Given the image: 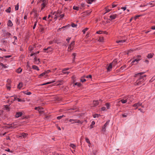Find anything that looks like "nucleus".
<instances>
[{
  "label": "nucleus",
  "instance_id": "nucleus-49",
  "mask_svg": "<svg viewBox=\"0 0 155 155\" xmlns=\"http://www.w3.org/2000/svg\"><path fill=\"white\" fill-rule=\"evenodd\" d=\"M12 56L11 55H5L4 56H3V58H9L10 57H11Z\"/></svg>",
  "mask_w": 155,
  "mask_h": 155
},
{
  "label": "nucleus",
  "instance_id": "nucleus-30",
  "mask_svg": "<svg viewBox=\"0 0 155 155\" xmlns=\"http://www.w3.org/2000/svg\"><path fill=\"white\" fill-rule=\"evenodd\" d=\"M105 105L106 106L107 108V109H109L110 108V104L109 103H106L105 104Z\"/></svg>",
  "mask_w": 155,
  "mask_h": 155
},
{
  "label": "nucleus",
  "instance_id": "nucleus-4",
  "mask_svg": "<svg viewBox=\"0 0 155 155\" xmlns=\"http://www.w3.org/2000/svg\"><path fill=\"white\" fill-rule=\"evenodd\" d=\"M4 36L6 38H9L10 36L11 35V34L8 32L6 30H3Z\"/></svg>",
  "mask_w": 155,
  "mask_h": 155
},
{
  "label": "nucleus",
  "instance_id": "nucleus-58",
  "mask_svg": "<svg viewBox=\"0 0 155 155\" xmlns=\"http://www.w3.org/2000/svg\"><path fill=\"white\" fill-rule=\"evenodd\" d=\"M62 72L64 74H68L69 73V72L68 71H63V70L62 71Z\"/></svg>",
  "mask_w": 155,
  "mask_h": 155
},
{
  "label": "nucleus",
  "instance_id": "nucleus-28",
  "mask_svg": "<svg viewBox=\"0 0 155 155\" xmlns=\"http://www.w3.org/2000/svg\"><path fill=\"white\" fill-rule=\"evenodd\" d=\"M23 84L22 83H20L18 85V87L19 89H21L22 87Z\"/></svg>",
  "mask_w": 155,
  "mask_h": 155
},
{
  "label": "nucleus",
  "instance_id": "nucleus-35",
  "mask_svg": "<svg viewBox=\"0 0 155 155\" xmlns=\"http://www.w3.org/2000/svg\"><path fill=\"white\" fill-rule=\"evenodd\" d=\"M70 147H72L73 149H75L76 147V146L73 143H71L70 144Z\"/></svg>",
  "mask_w": 155,
  "mask_h": 155
},
{
  "label": "nucleus",
  "instance_id": "nucleus-20",
  "mask_svg": "<svg viewBox=\"0 0 155 155\" xmlns=\"http://www.w3.org/2000/svg\"><path fill=\"white\" fill-rule=\"evenodd\" d=\"M74 46L71 45H69L68 49V51H71L73 48Z\"/></svg>",
  "mask_w": 155,
  "mask_h": 155
},
{
  "label": "nucleus",
  "instance_id": "nucleus-21",
  "mask_svg": "<svg viewBox=\"0 0 155 155\" xmlns=\"http://www.w3.org/2000/svg\"><path fill=\"white\" fill-rule=\"evenodd\" d=\"M1 42L5 45L8 43V41L5 39V38L2 39L1 40Z\"/></svg>",
  "mask_w": 155,
  "mask_h": 155
},
{
  "label": "nucleus",
  "instance_id": "nucleus-11",
  "mask_svg": "<svg viewBox=\"0 0 155 155\" xmlns=\"http://www.w3.org/2000/svg\"><path fill=\"white\" fill-rule=\"evenodd\" d=\"M48 3H42L41 5V10H43L45 8V7L46 5H47Z\"/></svg>",
  "mask_w": 155,
  "mask_h": 155
},
{
  "label": "nucleus",
  "instance_id": "nucleus-23",
  "mask_svg": "<svg viewBox=\"0 0 155 155\" xmlns=\"http://www.w3.org/2000/svg\"><path fill=\"white\" fill-rule=\"evenodd\" d=\"M32 68L34 70H37V71H39V69L38 66L35 65H33L32 66Z\"/></svg>",
  "mask_w": 155,
  "mask_h": 155
},
{
  "label": "nucleus",
  "instance_id": "nucleus-51",
  "mask_svg": "<svg viewBox=\"0 0 155 155\" xmlns=\"http://www.w3.org/2000/svg\"><path fill=\"white\" fill-rule=\"evenodd\" d=\"M128 114L127 113H125L122 114V116L123 117H126L127 116Z\"/></svg>",
  "mask_w": 155,
  "mask_h": 155
},
{
  "label": "nucleus",
  "instance_id": "nucleus-40",
  "mask_svg": "<svg viewBox=\"0 0 155 155\" xmlns=\"http://www.w3.org/2000/svg\"><path fill=\"white\" fill-rule=\"evenodd\" d=\"M5 108L6 110H9L10 108L8 107V105H5Z\"/></svg>",
  "mask_w": 155,
  "mask_h": 155
},
{
  "label": "nucleus",
  "instance_id": "nucleus-26",
  "mask_svg": "<svg viewBox=\"0 0 155 155\" xmlns=\"http://www.w3.org/2000/svg\"><path fill=\"white\" fill-rule=\"evenodd\" d=\"M22 136L24 138H25L27 137L28 134L27 133H21Z\"/></svg>",
  "mask_w": 155,
  "mask_h": 155
},
{
  "label": "nucleus",
  "instance_id": "nucleus-33",
  "mask_svg": "<svg viewBox=\"0 0 155 155\" xmlns=\"http://www.w3.org/2000/svg\"><path fill=\"white\" fill-rule=\"evenodd\" d=\"M15 22L17 25H19L20 24V21L18 18H17L15 20Z\"/></svg>",
  "mask_w": 155,
  "mask_h": 155
},
{
  "label": "nucleus",
  "instance_id": "nucleus-63",
  "mask_svg": "<svg viewBox=\"0 0 155 155\" xmlns=\"http://www.w3.org/2000/svg\"><path fill=\"white\" fill-rule=\"evenodd\" d=\"M114 3L112 4V7L113 8H114V7H116V6H117V5H115V4H114Z\"/></svg>",
  "mask_w": 155,
  "mask_h": 155
},
{
  "label": "nucleus",
  "instance_id": "nucleus-34",
  "mask_svg": "<svg viewBox=\"0 0 155 155\" xmlns=\"http://www.w3.org/2000/svg\"><path fill=\"white\" fill-rule=\"evenodd\" d=\"M85 78V76H84L83 77H82L80 79V81L82 82H84L86 81V80L84 78Z\"/></svg>",
  "mask_w": 155,
  "mask_h": 155
},
{
  "label": "nucleus",
  "instance_id": "nucleus-17",
  "mask_svg": "<svg viewBox=\"0 0 155 155\" xmlns=\"http://www.w3.org/2000/svg\"><path fill=\"white\" fill-rule=\"evenodd\" d=\"M112 66V65L110 63L109 64V65L108 66L107 68V71H110L111 70Z\"/></svg>",
  "mask_w": 155,
  "mask_h": 155
},
{
  "label": "nucleus",
  "instance_id": "nucleus-1",
  "mask_svg": "<svg viewBox=\"0 0 155 155\" xmlns=\"http://www.w3.org/2000/svg\"><path fill=\"white\" fill-rule=\"evenodd\" d=\"M144 73V72L139 73L136 74L134 75V77L138 78V79L137 80L138 81V83L139 82L143 83L145 80L146 75H142Z\"/></svg>",
  "mask_w": 155,
  "mask_h": 155
},
{
  "label": "nucleus",
  "instance_id": "nucleus-53",
  "mask_svg": "<svg viewBox=\"0 0 155 155\" xmlns=\"http://www.w3.org/2000/svg\"><path fill=\"white\" fill-rule=\"evenodd\" d=\"M64 116V115H62V116H58V117H57V118L58 119V120H60V119H61L62 118V117H63Z\"/></svg>",
  "mask_w": 155,
  "mask_h": 155
},
{
  "label": "nucleus",
  "instance_id": "nucleus-24",
  "mask_svg": "<svg viewBox=\"0 0 155 155\" xmlns=\"http://www.w3.org/2000/svg\"><path fill=\"white\" fill-rule=\"evenodd\" d=\"M153 55L154 54H149L147 56V57L148 58H152L153 57Z\"/></svg>",
  "mask_w": 155,
  "mask_h": 155
},
{
  "label": "nucleus",
  "instance_id": "nucleus-9",
  "mask_svg": "<svg viewBox=\"0 0 155 155\" xmlns=\"http://www.w3.org/2000/svg\"><path fill=\"white\" fill-rule=\"evenodd\" d=\"M138 80H137L135 82L134 85L135 86H142L144 84H142L143 82H139V83H138Z\"/></svg>",
  "mask_w": 155,
  "mask_h": 155
},
{
  "label": "nucleus",
  "instance_id": "nucleus-39",
  "mask_svg": "<svg viewBox=\"0 0 155 155\" xmlns=\"http://www.w3.org/2000/svg\"><path fill=\"white\" fill-rule=\"evenodd\" d=\"M104 41V38L103 37H100L98 41L99 42H103Z\"/></svg>",
  "mask_w": 155,
  "mask_h": 155
},
{
  "label": "nucleus",
  "instance_id": "nucleus-43",
  "mask_svg": "<svg viewBox=\"0 0 155 155\" xmlns=\"http://www.w3.org/2000/svg\"><path fill=\"white\" fill-rule=\"evenodd\" d=\"M19 8V5L18 3L15 6V10H18Z\"/></svg>",
  "mask_w": 155,
  "mask_h": 155
},
{
  "label": "nucleus",
  "instance_id": "nucleus-50",
  "mask_svg": "<svg viewBox=\"0 0 155 155\" xmlns=\"http://www.w3.org/2000/svg\"><path fill=\"white\" fill-rule=\"evenodd\" d=\"M93 1L94 0H87V2L88 4H91Z\"/></svg>",
  "mask_w": 155,
  "mask_h": 155
},
{
  "label": "nucleus",
  "instance_id": "nucleus-10",
  "mask_svg": "<svg viewBox=\"0 0 155 155\" xmlns=\"http://www.w3.org/2000/svg\"><path fill=\"white\" fill-rule=\"evenodd\" d=\"M109 121H110V120L107 121L106 123L104 124V126H103L102 129V130L103 131H104L105 130L106 127V126L109 124Z\"/></svg>",
  "mask_w": 155,
  "mask_h": 155
},
{
  "label": "nucleus",
  "instance_id": "nucleus-5",
  "mask_svg": "<svg viewBox=\"0 0 155 155\" xmlns=\"http://www.w3.org/2000/svg\"><path fill=\"white\" fill-rule=\"evenodd\" d=\"M142 104V103H140V102H138L136 103H135L133 105V107H135L136 108L135 109H137L139 107L141 106Z\"/></svg>",
  "mask_w": 155,
  "mask_h": 155
},
{
  "label": "nucleus",
  "instance_id": "nucleus-56",
  "mask_svg": "<svg viewBox=\"0 0 155 155\" xmlns=\"http://www.w3.org/2000/svg\"><path fill=\"white\" fill-rule=\"evenodd\" d=\"M126 66L125 65H124L123 66H122L121 68H120V69L122 70H123V69H124V68H126Z\"/></svg>",
  "mask_w": 155,
  "mask_h": 155
},
{
  "label": "nucleus",
  "instance_id": "nucleus-46",
  "mask_svg": "<svg viewBox=\"0 0 155 155\" xmlns=\"http://www.w3.org/2000/svg\"><path fill=\"white\" fill-rule=\"evenodd\" d=\"M88 28H86L84 29L83 30L82 32H83V34H85L86 32L88 30Z\"/></svg>",
  "mask_w": 155,
  "mask_h": 155
},
{
  "label": "nucleus",
  "instance_id": "nucleus-16",
  "mask_svg": "<svg viewBox=\"0 0 155 155\" xmlns=\"http://www.w3.org/2000/svg\"><path fill=\"white\" fill-rule=\"evenodd\" d=\"M117 60L116 59H115L113 60L112 62L110 63L113 66H114L117 63Z\"/></svg>",
  "mask_w": 155,
  "mask_h": 155
},
{
  "label": "nucleus",
  "instance_id": "nucleus-60",
  "mask_svg": "<svg viewBox=\"0 0 155 155\" xmlns=\"http://www.w3.org/2000/svg\"><path fill=\"white\" fill-rule=\"evenodd\" d=\"M99 116L98 114H96L93 115V117L94 118H96V117H98Z\"/></svg>",
  "mask_w": 155,
  "mask_h": 155
},
{
  "label": "nucleus",
  "instance_id": "nucleus-64",
  "mask_svg": "<svg viewBox=\"0 0 155 155\" xmlns=\"http://www.w3.org/2000/svg\"><path fill=\"white\" fill-rule=\"evenodd\" d=\"M64 16V14H63L60 15V16L61 18H63Z\"/></svg>",
  "mask_w": 155,
  "mask_h": 155
},
{
  "label": "nucleus",
  "instance_id": "nucleus-59",
  "mask_svg": "<svg viewBox=\"0 0 155 155\" xmlns=\"http://www.w3.org/2000/svg\"><path fill=\"white\" fill-rule=\"evenodd\" d=\"M85 78H92V76L91 75H89L85 76Z\"/></svg>",
  "mask_w": 155,
  "mask_h": 155
},
{
  "label": "nucleus",
  "instance_id": "nucleus-38",
  "mask_svg": "<svg viewBox=\"0 0 155 155\" xmlns=\"http://www.w3.org/2000/svg\"><path fill=\"white\" fill-rule=\"evenodd\" d=\"M11 8L10 7H9L8 9L5 10V11L8 13H10L11 12Z\"/></svg>",
  "mask_w": 155,
  "mask_h": 155
},
{
  "label": "nucleus",
  "instance_id": "nucleus-31",
  "mask_svg": "<svg viewBox=\"0 0 155 155\" xmlns=\"http://www.w3.org/2000/svg\"><path fill=\"white\" fill-rule=\"evenodd\" d=\"M127 101H128L127 98L125 100L122 99L120 101V102H121L123 104H125L126 103Z\"/></svg>",
  "mask_w": 155,
  "mask_h": 155
},
{
  "label": "nucleus",
  "instance_id": "nucleus-2",
  "mask_svg": "<svg viewBox=\"0 0 155 155\" xmlns=\"http://www.w3.org/2000/svg\"><path fill=\"white\" fill-rule=\"evenodd\" d=\"M109 18L108 20L110 21L112 20L115 19L118 16V15L116 14L114 12L112 13H109Z\"/></svg>",
  "mask_w": 155,
  "mask_h": 155
},
{
  "label": "nucleus",
  "instance_id": "nucleus-41",
  "mask_svg": "<svg viewBox=\"0 0 155 155\" xmlns=\"http://www.w3.org/2000/svg\"><path fill=\"white\" fill-rule=\"evenodd\" d=\"M38 15L37 14V13H36V14H34V18H36V20H37V18H38Z\"/></svg>",
  "mask_w": 155,
  "mask_h": 155
},
{
  "label": "nucleus",
  "instance_id": "nucleus-36",
  "mask_svg": "<svg viewBox=\"0 0 155 155\" xmlns=\"http://www.w3.org/2000/svg\"><path fill=\"white\" fill-rule=\"evenodd\" d=\"M125 42V40H119L116 41V42L117 43H123Z\"/></svg>",
  "mask_w": 155,
  "mask_h": 155
},
{
  "label": "nucleus",
  "instance_id": "nucleus-57",
  "mask_svg": "<svg viewBox=\"0 0 155 155\" xmlns=\"http://www.w3.org/2000/svg\"><path fill=\"white\" fill-rule=\"evenodd\" d=\"M51 72V71L50 70H48L47 71H45V72L46 74H47Z\"/></svg>",
  "mask_w": 155,
  "mask_h": 155
},
{
  "label": "nucleus",
  "instance_id": "nucleus-18",
  "mask_svg": "<svg viewBox=\"0 0 155 155\" xmlns=\"http://www.w3.org/2000/svg\"><path fill=\"white\" fill-rule=\"evenodd\" d=\"M127 99L128 101H129L130 102H132L134 100L133 96H131L130 97H128L127 98Z\"/></svg>",
  "mask_w": 155,
  "mask_h": 155
},
{
  "label": "nucleus",
  "instance_id": "nucleus-42",
  "mask_svg": "<svg viewBox=\"0 0 155 155\" xmlns=\"http://www.w3.org/2000/svg\"><path fill=\"white\" fill-rule=\"evenodd\" d=\"M38 22V20H36L35 21V23H34V25L33 26V29H35L36 26V25H37V23Z\"/></svg>",
  "mask_w": 155,
  "mask_h": 155
},
{
  "label": "nucleus",
  "instance_id": "nucleus-3",
  "mask_svg": "<svg viewBox=\"0 0 155 155\" xmlns=\"http://www.w3.org/2000/svg\"><path fill=\"white\" fill-rule=\"evenodd\" d=\"M69 121V122H71L72 124L76 123L82 124L83 122V121L82 120H73L71 119H70Z\"/></svg>",
  "mask_w": 155,
  "mask_h": 155
},
{
  "label": "nucleus",
  "instance_id": "nucleus-55",
  "mask_svg": "<svg viewBox=\"0 0 155 155\" xmlns=\"http://www.w3.org/2000/svg\"><path fill=\"white\" fill-rule=\"evenodd\" d=\"M75 85H77L78 87H80L81 86V84L80 83L77 82L75 83Z\"/></svg>",
  "mask_w": 155,
  "mask_h": 155
},
{
  "label": "nucleus",
  "instance_id": "nucleus-27",
  "mask_svg": "<svg viewBox=\"0 0 155 155\" xmlns=\"http://www.w3.org/2000/svg\"><path fill=\"white\" fill-rule=\"evenodd\" d=\"M22 71V69L20 68H19L16 70V72L18 73H20Z\"/></svg>",
  "mask_w": 155,
  "mask_h": 155
},
{
  "label": "nucleus",
  "instance_id": "nucleus-29",
  "mask_svg": "<svg viewBox=\"0 0 155 155\" xmlns=\"http://www.w3.org/2000/svg\"><path fill=\"white\" fill-rule=\"evenodd\" d=\"M23 92L25 94L27 95H30L31 94V93L30 91H23Z\"/></svg>",
  "mask_w": 155,
  "mask_h": 155
},
{
  "label": "nucleus",
  "instance_id": "nucleus-22",
  "mask_svg": "<svg viewBox=\"0 0 155 155\" xmlns=\"http://www.w3.org/2000/svg\"><path fill=\"white\" fill-rule=\"evenodd\" d=\"M8 25L9 27H12L13 25V24L11 21L9 20L8 21Z\"/></svg>",
  "mask_w": 155,
  "mask_h": 155
},
{
  "label": "nucleus",
  "instance_id": "nucleus-12",
  "mask_svg": "<svg viewBox=\"0 0 155 155\" xmlns=\"http://www.w3.org/2000/svg\"><path fill=\"white\" fill-rule=\"evenodd\" d=\"M114 103L116 106H117V108H118L120 106L121 104V102L120 101H117L115 102Z\"/></svg>",
  "mask_w": 155,
  "mask_h": 155
},
{
  "label": "nucleus",
  "instance_id": "nucleus-62",
  "mask_svg": "<svg viewBox=\"0 0 155 155\" xmlns=\"http://www.w3.org/2000/svg\"><path fill=\"white\" fill-rule=\"evenodd\" d=\"M132 51H133V50H129L128 51V52L127 53V54H129L131 53Z\"/></svg>",
  "mask_w": 155,
  "mask_h": 155
},
{
  "label": "nucleus",
  "instance_id": "nucleus-44",
  "mask_svg": "<svg viewBox=\"0 0 155 155\" xmlns=\"http://www.w3.org/2000/svg\"><path fill=\"white\" fill-rule=\"evenodd\" d=\"M37 13V11L34 9H33L32 10V12H31V13H34V14H36V13Z\"/></svg>",
  "mask_w": 155,
  "mask_h": 155
},
{
  "label": "nucleus",
  "instance_id": "nucleus-13",
  "mask_svg": "<svg viewBox=\"0 0 155 155\" xmlns=\"http://www.w3.org/2000/svg\"><path fill=\"white\" fill-rule=\"evenodd\" d=\"M138 60L139 59H137L136 58H135L132 61L131 64L132 65L134 64H136L139 62V61Z\"/></svg>",
  "mask_w": 155,
  "mask_h": 155
},
{
  "label": "nucleus",
  "instance_id": "nucleus-14",
  "mask_svg": "<svg viewBox=\"0 0 155 155\" xmlns=\"http://www.w3.org/2000/svg\"><path fill=\"white\" fill-rule=\"evenodd\" d=\"M41 2L44 3H48V0H38L37 2L38 3H40Z\"/></svg>",
  "mask_w": 155,
  "mask_h": 155
},
{
  "label": "nucleus",
  "instance_id": "nucleus-25",
  "mask_svg": "<svg viewBox=\"0 0 155 155\" xmlns=\"http://www.w3.org/2000/svg\"><path fill=\"white\" fill-rule=\"evenodd\" d=\"M39 59H38L36 56H35V58H34V60L36 62V64H38V63L40 62L39 61Z\"/></svg>",
  "mask_w": 155,
  "mask_h": 155
},
{
  "label": "nucleus",
  "instance_id": "nucleus-47",
  "mask_svg": "<svg viewBox=\"0 0 155 155\" xmlns=\"http://www.w3.org/2000/svg\"><path fill=\"white\" fill-rule=\"evenodd\" d=\"M45 74H46L44 71V72H43V73H42V74H41L40 75H39V78H40L41 77L43 76Z\"/></svg>",
  "mask_w": 155,
  "mask_h": 155
},
{
  "label": "nucleus",
  "instance_id": "nucleus-7",
  "mask_svg": "<svg viewBox=\"0 0 155 155\" xmlns=\"http://www.w3.org/2000/svg\"><path fill=\"white\" fill-rule=\"evenodd\" d=\"M22 112H17L15 115V117L16 118H18L21 117L22 115Z\"/></svg>",
  "mask_w": 155,
  "mask_h": 155
},
{
  "label": "nucleus",
  "instance_id": "nucleus-52",
  "mask_svg": "<svg viewBox=\"0 0 155 155\" xmlns=\"http://www.w3.org/2000/svg\"><path fill=\"white\" fill-rule=\"evenodd\" d=\"M71 26L72 27L75 28L77 26V25L75 24L74 23H72L71 24Z\"/></svg>",
  "mask_w": 155,
  "mask_h": 155
},
{
  "label": "nucleus",
  "instance_id": "nucleus-15",
  "mask_svg": "<svg viewBox=\"0 0 155 155\" xmlns=\"http://www.w3.org/2000/svg\"><path fill=\"white\" fill-rule=\"evenodd\" d=\"M99 101L98 100H96L95 101H94L93 102V104L94 105L93 106L96 107L99 104Z\"/></svg>",
  "mask_w": 155,
  "mask_h": 155
},
{
  "label": "nucleus",
  "instance_id": "nucleus-61",
  "mask_svg": "<svg viewBox=\"0 0 155 155\" xmlns=\"http://www.w3.org/2000/svg\"><path fill=\"white\" fill-rule=\"evenodd\" d=\"M102 32H103L102 31H97L96 32V33H97V34H102Z\"/></svg>",
  "mask_w": 155,
  "mask_h": 155
},
{
  "label": "nucleus",
  "instance_id": "nucleus-48",
  "mask_svg": "<svg viewBox=\"0 0 155 155\" xmlns=\"http://www.w3.org/2000/svg\"><path fill=\"white\" fill-rule=\"evenodd\" d=\"M136 58L137 59H139V60H138L139 61H140L141 59V57L140 55L137 56L136 57Z\"/></svg>",
  "mask_w": 155,
  "mask_h": 155
},
{
  "label": "nucleus",
  "instance_id": "nucleus-54",
  "mask_svg": "<svg viewBox=\"0 0 155 155\" xmlns=\"http://www.w3.org/2000/svg\"><path fill=\"white\" fill-rule=\"evenodd\" d=\"M85 140H86V141L87 143H90V140H89V139L88 138H85Z\"/></svg>",
  "mask_w": 155,
  "mask_h": 155
},
{
  "label": "nucleus",
  "instance_id": "nucleus-6",
  "mask_svg": "<svg viewBox=\"0 0 155 155\" xmlns=\"http://www.w3.org/2000/svg\"><path fill=\"white\" fill-rule=\"evenodd\" d=\"M44 51H46L48 50L47 51H45V52L48 53L49 52H51L52 51V49L51 47H48L47 48H45L43 49Z\"/></svg>",
  "mask_w": 155,
  "mask_h": 155
},
{
  "label": "nucleus",
  "instance_id": "nucleus-19",
  "mask_svg": "<svg viewBox=\"0 0 155 155\" xmlns=\"http://www.w3.org/2000/svg\"><path fill=\"white\" fill-rule=\"evenodd\" d=\"M0 66H1L2 68H6L8 67V66L6 64H4L2 63H0Z\"/></svg>",
  "mask_w": 155,
  "mask_h": 155
},
{
  "label": "nucleus",
  "instance_id": "nucleus-32",
  "mask_svg": "<svg viewBox=\"0 0 155 155\" xmlns=\"http://www.w3.org/2000/svg\"><path fill=\"white\" fill-rule=\"evenodd\" d=\"M43 108L41 107H36L35 108V109L36 110H37L39 111L41 109H43Z\"/></svg>",
  "mask_w": 155,
  "mask_h": 155
},
{
  "label": "nucleus",
  "instance_id": "nucleus-45",
  "mask_svg": "<svg viewBox=\"0 0 155 155\" xmlns=\"http://www.w3.org/2000/svg\"><path fill=\"white\" fill-rule=\"evenodd\" d=\"M73 8L74 10H76L78 11V10H79V7H77V6H74L73 7Z\"/></svg>",
  "mask_w": 155,
  "mask_h": 155
},
{
  "label": "nucleus",
  "instance_id": "nucleus-8",
  "mask_svg": "<svg viewBox=\"0 0 155 155\" xmlns=\"http://www.w3.org/2000/svg\"><path fill=\"white\" fill-rule=\"evenodd\" d=\"M147 5L150 6V7L154 6L155 5V1H151L147 4Z\"/></svg>",
  "mask_w": 155,
  "mask_h": 155
},
{
  "label": "nucleus",
  "instance_id": "nucleus-37",
  "mask_svg": "<svg viewBox=\"0 0 155 155\" xmlns=\"http://www.w3.org/2000/svg\"><path fill=\"white\" fill-rule=\"evenodd\" d=\"M95 124V122L94 121H92L91 122V123L90 126V127H91V128H93V126Z\"/></svg>",
  "mask_w": 155,
  "mask_h": 155
}]
</instances>
